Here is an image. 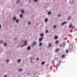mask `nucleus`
Listing matches in <instances>:
<instances>
[{
    "mask_svg": "<svg viewBox=\"0 0 77 77\" xmlns=\"http://www.w3.org/2000/svg\"><path fill=\"white\" fill-rule=\"evenodd\" d=\"M36 44V42L35 41L33 43H32L31 45V47H33L35 46V45Z\"/></svg>",
    "mask_w": 77,
    "mask_h": 77,
    "instance_id": "obj_1",
    "label": "nucleus"
},
{
    "mask_svg": "<svg viewBox=\"0 0 77 77\" xmlns=\"http://www.w3.org/2000/svg\"><path fill=\"white\" fill-rule=\"evenodd\" d=\"M67 24V22L64 21L62 22L61 24V26H64L65 24Z\"/></svg>",
    "mask_w": 77,
    "mask_h": 77,
    "instance_id": "obj_2",
    "label": "nucleus"
},
{
    "mask_svg": "<svg viewBox=\"0 0 77 77\" xmlns=\"http://www.w3.org/2000/svg\"><path fill=\"white\" fill-rule=\"evenodd\" d=\"M27 41H25V43L24 45L23 46H21V47H25V46H26V45H27Z\"/></svg>",
    "mask_w": 77,
    "mask_h": 77,
    "instance_id": "obj_3",
    "label": "nucleus"
},
{
    "mask_svg": "<svg viewBox=\"0 0 77 77\" xmlns=\"http://www.w3.org/2000/svg\"><path fill=\"white\" fill-rule=\"evenodd\" d=\"M52 44L51 43H50L49 44V45H48V47H52Z\"/></svg>",
    "mask_w": 77,
    "mask_h": 77,
    "instance_id": "obj_4",
    "label": "nucleus"
},
{
    "mask_svg": "<svg viewBox=\"0 0 77 77\" xmlns=\"http://www.w3.org/2000/svg\"><path fill=\"white\" fill-rule=\"evenodd\" d=\"M54 39H58V36L57 35H55L54 37Z\"/></svg>",
    "mask_w": 77,
    "mask_h": 77,
    "instance_id": "obj_5",
    "label": "nucleus"
},
{
    "mask_svg": "<svg viewBox=\"0 0 77 77\" xmlns=\"http://www.w3.org/2000/svg\"><path fill=\"white\" fill-rule=\"evenodd\" d=\"M21 1L20 0H18L16 1V4H18V3H20Z\"/></svg>",
    "mask_w": 77,
    "mask_h": 77,
    "instance_id": "obj_6",
    "label": "nucleus"
},
{
    "mask_svg": "<svg viewBox=\"0 0 77 77\" xmlns=\"http://www.w3.org/2000/svg\"><path fill=\"white\" fill-rule=\"evenodd\" d=\"M31 49V47L30 46H29L27 47V50H30Z\"/></svg>",
    "mask_w": 77,
    "mask_h": 77,
    "instance_id": "obj_7",
    "label": "nucleus"
},
{
    "mask_svg": "<svg viewBox=\"0 0 77 77\" xmlns=\"http://www.w3.org/2000/svg\"><path fill=\"white\" fill-rule=\"evenodd\" d=\"M51 14H52V12H51V11H48V14L49 15H51Z\"/></svg>",
    "mask_w": 77,
    "mask_h": 77,
    "instance_id": "obj_8",
    "label": "nucleus"
},
{
    "mask_svg": "<svg viewBox=\"0 0 77 77\" xmlns=\"http://www.w3.org/2000/svg\"><path fill=\"white\" fill-rule=\"evenodd\" d=\"M43 38H40L39 39V42H41V41L43 40Z\"/></svg>",
    "mask_w": 77,
    "mask_h": 77,
    "instance_id": "obj_9",
    "label": "nucleus"
},
{
    "mask_svg": "<svg viewBox=\"0 0 77 77\" xmlns=\"http://www.w3.org/2000/svg\"><path fill=\"white\" fill-rule=\"evenodd\" d=\"M40 36H42V38H43L44 36V34L43 33H41L40 34Z\"/></svg>",
    "mask_w": 77,
    "mask_h": 77,
    "instance_id": "obj_10",
    "label": "nucleus"
},
{
    "mask_svg": "<svg viewBox=\"0 0 77 77\" xmlns=\"http://www.w3.org/2000/svg\"><path fill=\"white\" fill-rule=\"evenodd\" d=\"M72 24H70L69 25V27L70 29L72 28Z\"/></svg>",
    "mask_w": 77,
    "mask_h": 77,
    "instance_id": "obj_11",
    "label": "nucleus"
},
{
    "mask_svg": "<svg viewBox=\"0 0 77 77\" xmlns=\"http://www.w3.org/2000/svg\"><path fill=\"white\" fill-rule=\"evenodd\" d=\"M18 70L19 72H21V71H23V69L22 68H20L18 69Z\"/></svg>",
    "mask_w": 77,
    "mask_h": 77,
    "instance_id": "obj_12",
    "label": "nucleus"
},
{
    "mask_svg": "<svg viewBox=\"0 0 77 77\" xmlns=\"http://www.w3.org/2000/svg\"><path fill=\"white\" fill-rule=\"evenodd\" d=\"M21 61V59H19L17 60V63H19V62H20Z\"/></svg>",
    "mask_w": 77,
    "mask_h": 77,
    "instance_id": "obj_13",
    "label": "nucleus"
},
{
    "mask_svg": "<svg viewBox=\"0 0 77 77\" xmlns=\"http://www.w3.org/2000/svg\"><path fill=\"white\" fill-rule=\"evenodd\" d=\"M16 19H17V17H13V21H15V20H16Z\"/></svg>",
    "mask_w": 77,
    "mask_h": 77,
    "instance_id": "obj_14",
    "label": "nucleus"
},
{
    "mask_svg": "<svg viewBox=\"0 0 77 77\" xmlns=\"http://www.w3.org/2000/svg\"><path fill=\"white\" fill-rule=\"evenodd\" d=\"M32 24V22L30 21H29L27 23V24L28 25H30V24Z\"/></svg>",
    "mask_w": 77,
    "mask_h": 77,
    "instance_id": "obj_15",
    "label": "nucleus"
},
{
    "mask_svg": "<svg viewBox=\"0 0 77 77\" xmlns=\"http://www.w3.org/2000/svg\"><path fill=\"white\" fill-rule=\"evenodd\" d=\"M45 23H47L48 21V18H46L45 19Z\"/></svg>",
    "mask_w": 77,
    "mask_h": 77,
    "instance_id": "obj_16",
    "label": "nucleus"
},
{
    "mask_svg": "<svg viewBox=\"0 0 77 77\" xmlns=\"http://www.w3.org/2000/svg\"><path fill=\"white\" fill-rule=\"evenodd\" d=\"M21 13L22 14H24V10H22L21 11Z\"/></svg>",
    "mask_w": 77,
    "mask_h": 77,
    "instance_id": "obj_17",
    "label": "nucleus"
},
{
    "mask_svg": "<svg viewBox=\"0 0 77 77\" xmlns=\"http://www.w3.org/2000/svg\"><path fill=\"white\" fill-rule=\"evenodd\" d=\"M15 22L16 23H18L19 22V19H16Z\"/></svg>",
    "mask_w": 77,
    "mask_h": 77,
    "instance_id": "obj_18",
    "label": "nucleus"
},
{
    "mask_svg": "<svg viewBox=\"0 0 77 77\" xmlns=\"http://www.w3.org/2000/svg\"><path fill=\"white\" fill-rule=\"evenodd\" d=\"M3 45L4 46H7L8 44L6 43H5L3 44Z\"/></svg>",
    "mask_w": 77,
    "mask_h": 77,
    "instance_id": "obj_19",
    "label": "nucleus"
},
{
    "mask_svg": "<svg viewBox=\"0 0 77 77\" xmlns=\"http://www.w3.org/2000/svg\"><path fill=\"white\" fill-rule=\"evenodd\" d=\"M42 42H41L39 43V46H42Z\"/></svg>",
    "mask_w": 77,
    "mask_h": 77,
    "instance_id": "obj_20",
    "label": "nucleus"
},
{
    "mask_svg": "<svg viewBox=\"0 0 77 77\" xmlns=\"http://www.w3.org/2000/svg\"><path fill=\"white\" fill-rule=\"evenodd\" d=\"M19 16L20 18H23V14H20Z\"/></svg>",
    "mask_w": 77,
    "mask_h": 77,
    "instance_id": "obj_21",
    "label": "nucleus"
},
{
    "mask_svg": "<svg viewBox=\"0 0 77 77\" xmlns=\"http://www.w3.org/2000/svg\"><path fill=\"white\" fill-rule=\"evenodd\" d=\"M59 41L58 40H56L55 41V44H58L59 43Z\"/></svg>",
    "mask_w": 77,
    "mask_h": 77,
    "instance_id": "obj_22",
    "label": "nucleus"
},
{
    "mask_svg": "<svg viewBox=\"0 0 77 77\" xmlns=\"http://www.w3.org/2000/svg\"><path fill=\"white\" fill-rule=\"evenodd\" d=\"M59 49H56L55 50V52H57L59 51Z\"/></svg>",
    "mask_w": 77,
    "mask_h": 77,
    "instance_id": "obj_23",
    "label": "nucleus"
},
{
    "mask_svg": "<svg viewBox=\"0 0 77 77\" xmlns=\"http://www.w3.org/2000/svg\"><path fill=\"white\" fill-rule=\"evenodd\" d=\"M57 26H56V25H54L53 26V29H56V27H57Z\"/></svg>",
    "mask_w": 77,
    "mask_h": 77,
    "instance_id": "obj_24",
    "label": "nucleus"
},
{
    "mask_svg": "<svg viewBox=\"0 0 77 77\" xmlns=\"http://www.w3.org/2000/svg\"><path fill=\"white\" fill-rule=\"evenodd\" d=\"M42 65H44L45 64V61H43L41 63Z\"/></svg>",
    "mask_w": 77,
    "mask_h": 77,
    "instance_id": "obj_25",
    "label": "nucleus"
},
{
    "mask_svg": "<svg viewBox=\"0 0 77 77\" xmlns=\"http://www.w3.org/2000/svg\"><path fill=\"white\" fill-rule=\"evenodd\" d=\"M62 58H63V57H65V55H63L61 56Z\"/></svg>",
    "mask_w": 77,
    "mask_h": 77,
    "instance_id": "obj_26",
    "label": "nucleus"
},
{
    "mask_svg": "<svg viewBox=\"0 0 77 77\" xmlns=\"http://www.w3.org/2000/svg\"><path fill=\"white\" fill-rule=\"evenodd\" d=\"M3 41L2 40H1L0 41V44H2V43H3Z\"/></svg>",
    "mask_w": 77,
    "mask_h": 77,
    "instance_id": "obj_27",
    "label": "nucleus"
},
{
    "mask_svg": "<svg viewBox=\"0 0 77 77\" xmlns=\"http://www.w3.org/2000/svg\"><path fill=\"white\" fill-rule=\"evenodd\" d=\"M66 53H68V52H69V51L68 50V49H66Z\"/></svg>",
    "mask_w": 77,
    "mask_h": 77,
    "instance_id": "obj_28",
    "label": "nucleus"
},
{
    "mask_svg": "<svg viewBox=\"0 0 77 77\" xmlns=\"http://www.w3.org/2000/svg\"><path fill=\"white\" fill-rule=\"evenodd\" d=\"M9 60H8L6 61V62L7 63H9Z\"/></svg>",
    "mask_w": 77,
    "mask_h": 77,
    "instance_id": "obj_29",
    "label": "nucleus"
},
{
    "mask_svg": "<svg viewBox=\"0 0 77 77\" xmlns=\"http://www.w3.org/2000/svg\"><path fill=\"white\" fill-rule=\"evenodd\" d=\"M61 15V14H59L57 15L58 17H60V16Z\"/></svg>",
    "mask_w": 77,
    "mask_h": 77,
    "instance_id": "obj_30",
    "label": "nucleus"
},
{
    "mask_svg": "<svg viewBox=\"0 0 77 77\" xmlns=\"http://www.w3.org/2000/svg\"><path fill=\"white\" fill-rule=\"evenodd\" d=\"M34 2H37L38 0H34Z\"/></svg>",
    "mask_w": 77,
    "mask_h": 77,
    "instance_id": "obj_31",
    "label": "nucleus"
},
{
    "mask_svg": "<svg viewBox=\"0 0 77 77\" xmlns=\"http://www.w3.org/2000/svg\"><path fill=\"white\" fill-rule=\"evenodd\" d=\"M4 77H8V76H7V75H4Z\"/></svg>",
    "mask_w": 77,
    "mask_h": 77,
    "instance_id": "obj_32",
    "label": "nucleus"
},
{
    "mask_svg": "<svg viewBox=\"0 0 77 77\" xmlns=\"http://www.w3.org/2000/svg\"><path fill=\"white\" fill-rule=\"evenodd\" d=\"M48 30H45L46 33H48Z\"/></svg>",
    "mask_w": 77,
    "mask_h": 77,
    "instance_id": "obj_33",
    "label": "nucleus"
},
{
    "mask_svg": "<svg viewBox=\"0 0 77 77\" xmlns=\"http://www.w3.org/2000/svg\"><path fill=\"white\" fill-rule=\"evenodd\" d=\"M63 45H65V44H66V43H65V42H64L63 43Z\"/></svg>",
    "mask_w": 77,
    "mask_h": 77,
    "instance_id": "obj_34",
    "label": "nucleus"
},
{
    "mask_svg": "<svg viewBox=\"0 0 77 77\" xmlns=\"http://www.w3.org/2000/svg\"><path fill=\"white\" fill-rule=\"evenodd\" d=\"M39 60V58H37L36 59V60Z\"/></svg>",
    "mask_w": 77,
    "mask_h": 77,
    "instance_id": "obj_35",
    "label": "nucleus"
},
{
    "mask_svg": "<svg viewBox=\"0 0 77 77\" xmlns=\"http://www.w3.org/2000/svg\"><path fill=\"white\" fill-rule=\"evenodd\" d=\"M2 28V25L0 24V29H1Z\"/></svg>",
    "mask_w": 77,
    "mask_h": 77,
    "instance_id": "obj_36",
    "label": "nucleus"
},
{
    "mask_svg": "<svg viewBox=\"0 0 77 77\" xmlns=\"http://www.w3.org/2000/svg\"><path fill=\"white\" fill-rule=\"evenodd\" d=\"M32 58H31L30 60H31V61H32Z\"/></svg>",
    "mask_w": 77,
    "mask_h": 77,
    "instance_id": "obj_37",
    "label": "nucleus"
},
{
    "mask_svg": "<svg viewBox=\"0 0 77 77\" xmlns=\"http://www.w3.org/2000/svg\"><path fill=\"white\" fill-rule=\"evenodd\" d=\"M52 63H54V61H52Z\"/></svg>",
    "mask_w": 77,
    "mask_h": 77,
    "instance_id": "obj_38",
    "label": "nucleus"
},
{
    "mask_svg": "<svg viewBox=\"0 0 77 77\" xmlns=\"http://www.w3.org/2000/svg\"><path fill=\"white\" fill-rule=\"evenodd\" d=\"M14 39L15 40H17V38H15Z\"/></svg>",
    "mask_w": 77,
    "mask_h": 77,
    "instance_id": "obj_39",
    "label": "nucleus"
},
{
    "mask_svg": "<svg viewBox=\"0 0 77 77\" xmlns=\"http://www.w3.org/2000/svg\"><path fill=\"white\" fill-rule=\"evenodd\" d=\"M73 50V49L72 48V50H71V51H72V50Z\"/></svg>",
    "mask_w": 77,
    "mask_h": 77,
    "instance_id": "obj_40",
    "label": "nucleus"
},
{
    "mask_svg": "<svg viewBox=\"0 0 77 77\" xmlns=\"http://www.w3.org/2000/svg\"><path fill=\"white\" fill-rule=\"evenodd\" d=\"M57 68V67H58V65H57V67H56Z\"/></svg>",
    "mask_w": 77,
    "mask_h": 77,
    "instance_id": "obj_41",
    "label": "nucleus"
}]
</instances>
